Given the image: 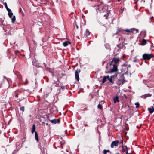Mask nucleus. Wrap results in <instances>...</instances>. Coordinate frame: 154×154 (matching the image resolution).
Instances as JSON below:
<instances>
[{
  "label": "nucleus",
  "mask_w": 154,
  "mask_h": 154,
  "mask_svg": "<svg viewBox=\"0 0 154 154\" xmlns=\"http://www.w3.org/2000/svg\"><path fill=\"white\" fill-rule=\"evenodd\" d=\"M120 60L117 58H114L112 60V61L109 63V64L110 66H112L113 68L110 70V72H106L107 73H112L116 72L117 70V64L119 63Z\"/></svg>",
  "instance_id": "obj_1"
},
{
  "label": "nucleus",
  "mask_w": 154,
  "mask_h": 154,
  "mask_svg": "<svg viewBox=\"0 0 154 154\" xmlns=\"http://www.w3.org/2000/svg\"><path fill=\"white\" fill-rule=\"evenodd\" d=\"M154 56L152 54H144L143 55V58L144 60H148L150 59L151 58L154 57Z\"/></svg>",
  "instance_id": "obj_2"
},
{
  "label": "nucleus",
  "mask_w": 154,
  "mask_h": 154,
  "mask_svg": "<svg viewBox=\"0 0 154 154\" xmlns=\"http://www.w3.org/2000/svg\"><path fill=\"white\" fill-rule=\"evenodd\" d=\"M116 76L117 75L116 74L114 75L111 76L110 77L109 76V78H108V80L112 84L114 83V79Z\"/></svg>",
  "instance_id": "obj_3"
},
{
  "label": "nucleus",
  "mask_w": 154,
  "mask_h": 154,
  "mask_svg": "<svg viewBox=\"0 0 154 154\" xmlns=\"http://www.w3.org/2000/svg\"><path fill=\"white\" fill-rule=\"evenodd\" d=\"M80 71V69H77L75 72V78L78 81L79 80V74Z\"/></svg>",
  "instance_id": "obj_4"
},
{
  "label": "nucleus",
  "mask_w": 154,
  "mask_h": 154,
  "mask_svg": "<svg viewBox=\"0 0 154 154\" xmlns=\"http://www.w3.org/2000/svg\"><path fill=\"white\" fill-rule=\"evenodd\" d=\"M119 143V141L118 140L113 141L111 143V147L112 148H113L115 146H117Z\"/></svg>",
  "instance_id": "obj_5"
},
{
  "label": "nucleus",
  "mask_w": 154,
  "mask_h": 154,
  "mask_svg": "<svg viewBox=\"0 0 154 154\" xmlns=\"http://www.w3.org/2000/svg\"><path fill=\"white\" fill-rule=\"evenodd\" d=\"M50 121L51 123L54 124H56L57 123H59L60 122V120L58 119H54L51 120Z\"/></svg>",
  "instance_id": "obj_6"
},
{
  "label": "nucleus",
  "mask_w": 154,
  "mask_h": 154,
  "mask_svg": "<svg viewBox=\"0 0 154 154\" xmlns=\"http://www.w3.org/2000/svg\"><path fill=\"white\" fill-rule=\"evenodd\" d=\"M90 34V32L88 29H86L85 32V33L84 35V36L86 38Z\"/></svg>",
  "instance_id": "obj_7"
},
{
  "label": "nucleus",
  "mask_w": 154,
  "mask_h": 154,
  "mask_svg": "<svg viewBox=\"0 0 154 154\" xmlns=\"http://www.w3.org/2000/svg\"><path fill=\"white\" fill-rule=\"evenodd\" d=\"M151 94H150L149 93H148L146 94H145L144 95H142L141 96V97L142 98H143L144 99L146 98L147 97H151Z\"/></svg>",
  "instance_id": "obj_8"
},
{
  "label": "nucleus",
  "mask_w": 154,
  "mask_h": 154,
  "mask_svg": "<svg viewBox=\"0 0 154 154\" xmlns=\"http://www.w3.org/2000/svg\"><path fill=\"white\" fill-rule=\"evenodd\" d=\"M108 78L109 76H103V79L102 81V83L103 84L107 80H108Z\"/></svg>",
  "instance_id": "obj_9"
},
{
  "label": "nucleus",
  "mask_w": 154,
  "mask_h": 154,
  "mask_svg": "<svg viewBox=\"0 0 154 154\" xmlns=\"http://www.w3.org/2000/svg\"><path fill=\"white\" fill-rule=\"evenodd\" d=\"M69 44H70V43L68 41H66L63 43V45L64 46L66 47Z\"/></svg>",
  "instance_id": "obj_10"
},
{
  "label": "nucleus",
  "mask_w": 154,
  "mask_h": 154,
  "mask_svg": "<svg viewBox=\"0 0 154 154\" xmlns=\"http://www.w3.org/2000/svg\"><path fill=\"white\" fill-rule=\"evenodd\" d=\"M113 100L115 103H116L117 102H119L118 97L117 96H116L113 98Z\"/></svg>",
  "instance_id": "obj_11"
},
{
  "label": "nucleus",
  "mask_w": 154,
  "mask_h": 154,
  "mask_svg": "<svg viewBox=\"0 0 154 154\" xmlns=\"http://www.w3.org/2000/svg\"><path fill=\"white\" fill-rule=\"evenodd\" d=\"M8 11V15L9 17L10 18H11L13 15V13L11 12V11L10 10V11Z\"/></svg>",
  "instance_id": "obj_12"
},
{
  "label": "nucleus",
  "mask_w": 154,
  "mask_h": 154,
  "mask_svg": "<svg viewBox=\"0 0 154 154\" xmlns=\"http://www.w3.org/2000/svg\"><path fill=\"white\" fill-rule=\"evenodd\" d=\"M146 40L145 39H143V40L142 42L140 44V45H144L146 44Z\"/></svg>",
  "instance_id": "obj_13"
},
{
  "label": "nucleus",
  "mask_w": 154,
  "mask_h": 154,
  "mask_svg": "<svg viewBox=\"0 0 154 154\" xmlns=\"http://www.w3.org/2000/svg\"><path fill=\"white\" fill-rule=\"evenodd\" d=\"M117 84L119 85H122L123 84V81L122 80L120 79L118 80L117 81Z\"/></svg>",
  "instance_id": "obj_14"
},
{
  "label": "nucleus",
  "mask_w": 154,
  "mask_h": 154,
  "mask_svg": "<svg viewBox=\"0 0 154 154\" xmlns=\"http://www.w3.org/2000/svg\"><path fill=\"white\" fill-rule=\"evenodd\" d=\"M35 124H33L32 127V130L31 131L33 133L35 131Z\"/></svg>",
  "instance_id": "obj_15"
},
{
  "label": "nucleus",
  "mask_w": 154,
  "mask_h": 154,
  "mask_svg": "<svg viewBox=\"0 0 154 154\" xmlns=\"http://www.w3.org/2000/svg\"><path fill=\"white\" fill-rule=\"evenodd\" d=\"M35 139L37 141H38V135L36 131L35 132Z\"/></svg>",
  "instance_id": "obj_16"
},
{
  "label": "nucleus",
  "mask_w": 154,
  "mask_h": 154,
  "mask_svg": "<svg viewBox=\"0 0 154 154\" xmlns=\"http://www.w3.org/2000/svg\"><path fill=\"white\" fill-rule=\"evenodd\" d=\"M4 5V6L5 7V8H6V9L8 11H10L11 9L8 8L7 3L6 2H5Z\"/></svg>",
  "instance_id": "obj_17"
},
{
  "label": "nucleus",
  "mask_w": 154,
  "mask_h": 154,
  "mask_svg": "<svg viewBox=\"0 0 154 154\" xmlns=\"http://www.w3.org/2000/svg\"><path fill=\"white\" fill-rule=\"evenodd\" d=\"M148 110L149 111L150 113L151 114L153 112V109L148 108Z\"/></svg>",
  "instance_id": "obj_18"
},
{
  "label": "nucleus",
  "mask_w": 154,
  "mask_h": 154,
  "mask_svg": "<svg viewBox=\"0 0 154 154\" xmlns=\"http://www.w3.org/2000/svg\"><path fill=\"white\" fill-rule=\"evenodd\" d=\"M12 22V23H14L15 21L16 17L15 16H14L13 18L11 19Z\"/></svg>",
  "instance_id": "obj_19"
},
{
  "label": "nucleus",
  "mask_w": 154,
  "mask_h": 154,
  "mask_svg": "<svg viewBox=\"0 0 154 154\" xmlns=\"http://www.w3.org/2000/svg\"><path fill=\"white\" fill-rule=\"evenodd\" d=\"M109 152V150L104 149L103 150V154H106L107 152Z\"/></svg>",
  "instance_id": "obj_20"
},
{
  "label": "nucleus",
  "mask_w": 154,
  "mask_h": 154,
  "mask_svg": "<svg viewBox=\"0 0 154 154\" xmlns=\"http://www.w3.org/2000/svg\"><path fill=\"white\" fill-rule=\"evenodd\" d=\"M20 110L22 111H23V112H24V110H25L24 107V106H22V107H21L20 108Z\"/></svg>",
  "instance_id": "obj_21"
},
{
  "label": "nucleus",
  "mask_w": 154,
  "mask_h": 154,
  "mask_svg": "<svg viewBox=\"0 0 154 154\" xmlns=\"http://www.w3.org/2000/svg\"><path fill=\"white\" fill-rule=\"evenodd\" d=\"M135 105H136V108H138L139 106V104L138 103H135Z\"/></svg>",
  "instance_id": "obj_22"
},
{
  "label": "nucleus",
  "mask_w": 154,
  "mask_h": 154,
  "mask_svg": "<svg viewBox=\"0 0 154 154\" xmlns=\"http://www.w3.org/2000/svg\"><path fill=\"white\" fill-rule=\"evenodd\" d=\"M97 108H98V109H102V106H101V105L100 104H99L98 105V106H97Z\"/></svg>",
  "instance_id": "obj_23"
},
{
  "label": "nucleus",
  "mask_w": 154,
  "mask_h": 154,
  "mask_svg": "<svg viewBox=\"0 0 154 154\" xmlns=\"http://www.w3.org/2000/svg\"><path fill=\"white\" fill-rule=\"evenodd\" d=\"M132 29V32L133 31H136V33H137L138 32V30L137 29H136L135 28Z\"/></svg>",
  "instance_id": "obj_24"
},
{
  "label": "nucleus",
  "mask_w": 154,
  "mask_h": 154,
  "mask_svg": "<svg viewBox=\"0 0 154 154\" xmlns=\"http://www.w3.org/2000/svg\"><path fill=\"white\" fill-rule=\"evenodd\" d=\"M125 31L127 32H132V29H126Z\"/></svg>",
  "instance_id": "obj_25"
},
{
  "label": "nucleus",
  "mask_w": 154,
  "mask_h": 154,
  "mask_svg": "<svg viewBox=\"0 0 154 154\" xmlns=\"http://www.w3.org/2000/svg\"><path fill=\"white\" fill-rule=\"evenodd\" d=\"M125 149H126V154H129L128 153V149H127V146H125Z\"/></svg>",
  "instance_id": "obj_26"
},
{
  "label": "nucleus",
  "mask_w": 154,
  "mask_h": 154,
  "mask_svg": "<svg viewBox=\"0 0 154 154\" xmlns=\"http://www.w3.org/2000/svg\"><path fill=\"white\" fill-rule=\"evenodd\" d=\"M60 144L61 145H62L63 144H64L65 143V142H62V141H60Z\"/></svg>",
  "instance_id": "obj_27"
},
{
  "label": "nucleus",
  "mask_w": 154,
  "mask_h": 154,
  "mask_svg": "<svg viewBox=\"0 0 154 154\" xmlns=\"http://www.w3.org/2000/svg\"><path fill=\"white\" fill-rule=\"evenodd\" d=\"M75 25L76 26L77 29H78L79 27L76 22L75 23Z\"/></svg>",
  "instance_id": "obj_28"
},
{
  "label": "nucleus",
  "mask_w": 154,
  "mask_h": 154,
  "mask_svg": "<svg viewBox=\"0 0 154 154\" xmlns=\"http://www.w3.org/2000/svg\"><path fill=\"white\" fill-rule=\"evenodd\" d=\"M28 83V82L27 81V79H26V80L25 82V84L26 85V84H27Z\"/></svg>",
  "instance_id": "obj_29"
},
{
  "label": "nucleus",
  "mask_w": 154,
  "mask_h": 154,
  "mask_svg": "<svg viewBox=\"0 0 154 154\" xmlns=\"http://www.w3.org/2000/svg\"><path fill=\"white\" fill-rule=\"evenodd\" d=\"M65 87L64 86H62L61 87V88L64 89H65Z\"/></svg>",
  "instance_id": "obj_30"
},
{
  "label": "nucleus",
  "mask_w": 154,
  "mask_h": 154,
  "mask_svg": "<svg viewBox=\"0 0 154 154\" xmlns=\"http://www.w3.org/2000/svg\"><path fill=\"white\" fill-rule=\"evenodd\" d=\"M125 146H124L123 147H122V149H123V150H126V149H125Z\"/></svg>",
  "instance_id": "obj_31"
},
{
  "label": "nucleus",
  "mask_w": 154,
  "mask_h": 154,
  "mask_svg": "<svg viewBox=\"0 0 154 154\" xmlns=\"http://www.w3.org/2000/svg\"><path fill=\"white\" fill-rule=\"evenodd\" d=\"M18 94H15V97L17 98L18 97Z\"/></svg>",
  "instance_id": "obj_32"
},
{
  "label": "nucleus",
  "mask_w": 154,
  "mask_h": 154,
  "mask_svg": "<svg viewBox=\"0 0 154 154\" xmlns=\"http://www.w3.org/2000/svg\"><path fill=\"white\" fill-rule=\"evenodd\" d=\"M142 1H143V3H145V1L144 0H141Z\"/></svg>",
  "instance_id": "obj_33"
},
{
  "label": "nucleus",
  "mask_w": 154,
  "mask_h": 154,
  "mask_svg": "<svg viewBox=\"0 0 154 154\" xmlns=\"http://www.w3.org/2000/svg\"><path fill=\"white\" fill-rule=\"evenodd\" d=\"M85 126H88V125L87 124H85Z\"/></svg>",
  "instance_id": "obj_34"
},
{
  "label": "nucleus",
  "mask_w": 154,
  "mask_h": 154,
  "mask_svg": "<svg viewBox=\"0 0 154 154\" xmlns=\"http://www.w3.org/2000/svg\"><path fill=\"white\" fill-rule=\"evenodd\" d=\"M22 140H23V141H25V139H22Z\"/></svg>",
  "instance_id": "obj_35"
},
{
  "label": "nucleus",
  "mask_w": 154,
  "mask_h": 154,
  "mask_svg": "<svg viewBox=\"0 0 154 154\" xmlns=\"http://www.w3.org/2000/svg\"><path fill=\"white\" fill-rule=\"evenodd\" d=\"M147 86L148 88V89H149V87L148 85H147Z\"/></svg>",
  "instance_id": "obj_36"
},
{
  "label": "nucleus",
  "mask_w": 154,
  "mask_h": 154,
  "mask_svg": "<svg viewBox=\"0 0 154 154\" xmlns=\"http://www.w3.org/2000/svg\"><path fill=\"white\" fill-rule=\"evenodd\" d=\"M138 0H137L136 2H135V3H137V1H138Z\"/></svg>",
  "instance_id": "obj_37"
},
{
  "label": "nucleus",
  "mask_w": 154,
  "mask_h": 154,
  "mask_svg": "<svg viewBox=\"0 0 154 154\" xmlns=\"http://www.w3.org/2000/svg\"><path fill=\"white\" fill-rule=\"evenodd\" d=\"M117 48H116L115 49V51H116V50H117Z\"/></svg>",
  "instance_id": "obj_38"
},
{
  "label": "nucleus",
  "mask_w": 154,
  "mask_h": 154,
  "mask_svg": "<svg viewBox=\"0 0 154 154\" xmlns=\"http://www.w3.org/2000/svg\"><path fill=\"white\" fill-rule=\"evenodd\" d=\"M128 108H129V105H128Z\"/></svg>",
  "instance_id": "obj_39"
},
{
  "label": "nucleus",
  "mask_w": 154,
  "mask_h": 154,
  "mask_svg": "<svg viewBox=\"0 0 154 154\" xmlns=\"http://www.w3.org/2000/svg\"><path fill=\"white\" fill-rule=\"evenodd\" d=\"M152 109H153V111L154 112V108H153Z\"/></svg>",
  "instance_id": "obj_40"
},
{
  "label": "nucleus",
  "mask_w": 154,
  "mask_h": 154,
  "mask_svg": "<svg viewBox=\"0 0 154 154\" xmlns=\"http://www.w3.org/2000/svg\"><path fill=\"white\" fill-rule=\"evenodd\" d=\"M134 62H136V60H134Z\"/></svg>",
  "instance_id": "obj_41"
},
{
  "label": "nucleus",
  "mask_w": 154,
  "mask_h": 154,
  "mask_svg": "<svg viewBox=\"0 0 154 154\" xmlns=\"http://www.w3.org/2000/svg\"><path fill=\"white\" fill-rule=\"evenodd\" d=\"M122 143H123V141H122Z\"/></svg>",
  "instance_id": "obj_42"
},
{
  "label": "nucleus",
  "mask_w": 154,
  "mask_h": 154,
  "mask_svg": "<svg viewBox=\"0 0 154 154\" xmlns=\"http://www.w3.org/2000/svg\"><path fill=\"white\" fill-rule=\"evenodd\" d=\"M52 76H53V74L52 73Z\"/></svg>",
  "instance_id": "obj_43"
},
{
  "label": "nucleus",
  "mask_w": 154,
  "mask_h": 154,
  "mask_svg": "<svg viewBox=\"0 0 154 154\" xmlns=\"http://www.w3.org/2000/svg\"><path fill=\"white\" fill-rule=\"evenodd\" d=\"M116 154H119V153H117Z\"/></svg>",
  "instance_id": "obj_44"
},
{
  "label": "nucleus",
  "mask_w": 154,
  "mask_h": 154,
  "mask_svg": "<svg viewBox=\"0 0 154 154\" xmlns=\"http://www.w3.org/2000/svg\"><path fill=\"white\" fill-rule=\"evenodd\" d=\"M119 48L118 49V51H119Z\"/></svg>",
  "instance_id": "obj_45"
},
{
  "label": "nucleus",
  "mask_w": 154,
  "mask_h": 154,
  "mask_svg": "<svg viewBox=\"0 0 154 154\" xmlns=\"http://www.w3.org/2000/svg\"><path fill=\"white\" fill-rule=\"evenodd\" d=\"M54 83H55V81H54Z\"/></svg>",
  "instance_id": "obj_46"
}]
</instances>
